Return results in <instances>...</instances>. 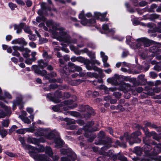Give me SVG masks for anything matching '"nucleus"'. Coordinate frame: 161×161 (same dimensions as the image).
<instances>
[{
  "label": "nucleus",
  "mask_w": 161,
  "mask_h": 161,
  "mask_svg": "<svg viewBox=\"0 0 161 161\" xmlns=\"http://www.w3.org/2000/svg\"><path fill=\"white\" fill-rule=\"evenodd\" d=\"M59 36L57 39L58 40L67 43L68 45H69L70 49L74 51L76 54H80L79 53L77 52L75 47L72 45V44H75L77 43V40L75 39L71 40L70 36L65 29Z\"/></svg>",
  "instance_id": "nucleus-1"
},
{
  "label": "nucleus",
  "mask_w": 161,
  "mask_h": 161,
  "mask_svg": "<svg viewBox=\"0 0 161 161\" xmlns=\"http://www.w3.org/2000/svg\"><path fill=\"white\" fill-rule=\"evenodd\" d=\"M138 41H139V42L137 45H136L135 46H131V47L134 49L138 48L140 45L141 42H151V41L148 40L145 38H140L137 40L136 42H138ZM151 42L153 43L154 45L153 46L150 47L149 51L156 54H158L161 53V49L159 48L161 47V44L152 41H151Z\"/></svg>",
  "instance_id": "nucleus-2"
},
{
  "label": "nucleus",
  "mask_w": 161,
  "mask_h": 161,
  "mask_svg": "<svg viewBox=\"0 0 161 161\" xmlns=\"http://www.w3.org/2000/svg\"><path fill=\"white\" fill-rule=\"evenodd\" d=\"M46 24L47 26L52 28V34L54 37L57 39L64 30L58 24L53 22L52 20L47 21Z\"/></svg>",
  "instance_id": "nucleus-3"
},
{
  "label": "nucleus",
  "mask_w": 161,
  "mask_h": 161,
  "mask_svg": "<svg viewBox=\"0 0 161 161\" xmlns=\"http://www.w3.org/2000/svg\"><path fill=\"white\" fill-rule=\"evenodd\" d=\"M35 134L37 136H44L46 138L50 140L53 138L55 136L54 131L51 130L50 128H40L37 130Z\"/></svg>",
  "instance_id": "nucleus-4"
},
{
  "label": "nucleus",
  "mask_w": 161,
  "mask_h": 161,
  "mask_svg": "<svg viewBox=\"0 0 161 161\" xmlns=\"http://www.w3.org/2000/svg\"><path fill=\"white\" fill-rule=\"evenodd\" d=\"M61 153L63 154L67 155V157L61 158L62 161H75L77 158L76 154L70 149H62L61 150Z\"/></svg>",
  "instance_id": "nucleus-5"
},
{
  "label": "nucleus",
  "mask_w": 161,
  "mask_h": 161,
  "mask_svg": "<svg viewBox=\"0 0 161 161\" xmlns=\"http://www.w3.org/2000/svg\"><path fill=\"white\" fill-rule=\"evenodd\" d=\"M38 148H35L31 146H26V148L29 150V153L31 155V154H35L38 153L42 152L45 150L44 147L42 145L38 146Z\"/></svg>",
  "instance_id": "nucleus-6"
},
{
  "label": "nucleus",
  "mask_w": 161,
  "mask_h": 161,
  "mask_svg": "<svg viewBox=\"0 0 161 161\" xmlns=\"http://www.w3.org/2000/svg\"><path fill=\"white\" fill-rule=\"evenodd\" d=\"M143 141L144 143L145 144L144 146V151L145 152H149L151 150L152 148L150 144L155 145L156 144L154 142H150L149 138L147 137L143 138Z\"/></svg>",
  "instance_id": "nucleus-7"
},
{
  "label": "nucleus",
  "mask_w": 161,
  "mask_h": 161,
  "mask_svg": "<svg viewBox=\"0 0 161 161\" xmlns=\"http://www.w3.org/2000/svg\"><path fill=\"white\" fill-rule=\"evenodd\" d=\"M31 156L36 161H51L49 158L44 154H41L36 155L31 154Z\"/></svg>",
  "instance_id": "nucleus-8"
},
{
  "label": "nucleus",
  "mask_w": 161,
  "mask_h": 161,
  "mask_svg": "<svg viewBox=\"0 0 161 161\" xmlns=\"http://www.w3.org/2000/svg\"><path fill=\"white\" fill-rule=\"evenodd\" d=\"M145 90L147 91V93L150 96H153L154 95V93H158L160 92V89L159 88L156 87L152 89L150 86L145 87Z\"/></svg>",
  "instance_id": "nucleus-9"
},
{
  "label": "nucleus",
  "mask_w": 161,
  "mask_h": 161,
  "mask_svg": "<svg viewBox=\"0 0 161 161\" xmlns=\"http://www.w3.org/2000/svg\"><path fill=\"white\" fill-rule=\"evenodd\" d=\"M107 14V12L102 14L98 12H94V16L97 19H100L101 21H108V19L105 18Z\"/></svg>",
  "instance_id": "nucleus-10"
},
{
  "label": "nucleus",
  "mask_w": 161,
  "mask_h": 161,
  "mask_svg": "<svg viewBox=\"0 0 161 161\" xmlns=\"http://www.w3.org/2000/svg\"><path fill=\"white\" fill-rule=\"evenodd\" d=\"M69 69L71 72L77 71L81 72L82 71V68L80 66L76 65L74 64L69 62L68 64Z\"/></svg>",
  "instance_id": "nucleus-11"
},
{
  "label": "nucleus",
  "mask_w": 161,
  "mask_h": 161,
  "mask_svg": "<svg viewBox=\"0 0 161 161\" xmlns=\"http://www.w3.org/2000/svg\"><path fill=\"white\" fill-rule=\"evenodd\" d=\"M12 48L14 50V52L12 54V55L16 56L17 57H19L20 55V53L18 52V51L23 52L24 50L23 47H19L17 46H14Z\"/></svg>",
  "instance_id": "nucleus-12"
},
{
  "label": "nucleus",
  "mask_w": 161,
  "mask_h": 161,
  "mask_svg": "<svg viewBox=\"0 0 161 161\" xmlns=\"http://www.w3.org/2000/svg\"><path fill=\"white\" fill-rule=\"evenodd\" d=\"M22 104H23V102L22 97H17L16 100L13 102V109L14 110L15 109L16 105Z\"/></svg>",
  "instance_id": "nucleus-13"
},
{
  "label": "nucleus",
  "mask_w": 161,
  "mask_h": 161,
  "mask_svg": "<svg viewBox=\"0 0 161 161\" xmlns=\"http://www.w3.org/2000/svg\"><path fill=\"white\" fill-rule=\"evenodd\" d=\"M56 76V73L54 72H53L45 76V79L49 80V81L50 82H54L56 81L54 79L51 80V79L53 77Z\"/></svg>",
  "instance_id": "nucleus-14"
},
{
  "label": "nucleus",
  "mask_w": 161,
  "mask_h": 161,
  "mask_svg": "<svg viewBox=\"0 0 161 161\" xmlns=\"http://www.w3.org/2000/svg\"><path fill=\"white\" fill-rule=\"evenodd\" d=\"M99 87L100 89L104 90V92L106 94L108 93L109 91H110L112 92H114L116 90V88L115 87L110 88L108 89L106 86L104 85H101Z\"/></svg>",
  "instance_id": "nucleus-15"
},
{
  "label": "nucleus",
  "mask_w": 161,
  "mask_h": 161,
  "mask_svg": "<svg viewBox=\"0 0 161 161\" xmlns=\"http://www.w3.org/2000/svg\"><path fill=\"white\" fill-rule=\"evenodd\" d=\"M55 143L56 145L55 147L59 148L60 147L64 144V142L60 138H56L54 140Z\"/></svg>",
  "instance_id": "nucleus-16"
},
{
  "label": "nucleus",
  "mask_w": 161,
  "mask_h": 161,
  "mask_svg": "<svg viewBox=\"0 0 161 161\" xmlns=\"http://www.w3.org/2000/svg\"><path fill=\"white\" fill-rule=\"evenodd\" d=\"M159 15L156 14H154L150 15H147V18L145 19H149L151 20L158 19Z\"/></svg>",
  "instance_id": "nucleus-17"
},
{
  "label": "nucleus",
  "mask_w": 161,
  "mask_h": 161,
  "mask_svg": "<svg viewBox=\"0 0 161 161\" xmlns=\"http://www.w3.org/2000/svg\"><path fill=\"white\" fill-rule=\"evenodd\" d=\"M161 151V144L156 146L153 151V154L155 155L158 154Z\"/></svg>",
  "instance_id": "nucleus-18"
},
{
  "label": "nucleus",
  "mask_w": 161,
  "mask_h": 161,
  "mask_svg": "<svg viewBox=\"0 0 161 161\" xmlns=\"http://www.w3.org/2000/svg\"><path fill=\"white\" fill-rule=\"evenodd\" d=\"M142 129L144 132L146 136H148V137H150L152 135V134L153 133L155 134V132L153 131H152L151 132H149L147 128L146 127L142 128Z\"/></svg>",
  "instance_id": "nucleus-19"
},
{
  "label": "nucleus",
  "mask_w": 161,
  "mask_h": 161,
  "mask_svg": "<svg viewBox=\"0 0 161 161\" xmlns=\"http://www.w3.org/2000/svg\"><path fill=\"white\" fill-rule=\"evenodd\" d=\"M141 134V133L139 131L133 133L130 136V140H131L132 138L135 139V138H136L138 136H140Z\"/></svg>",
  "instance_id": "nucleus-20"
},
{
  "label": "nucleus",
  "mask_w": 161,
  "mask_h": 161,
  "mask_svg": "<svg viewBox=\"0 0 161 161\" xmlns=\"http://www.w3.org/2000/svg\"><path fill=\"white\" fill-rule=\"evenodd\" d=\"M19 118L25 123L28 124H30L31 123V121L28 119V117H25L22 115H19Z\"/></svg>",
  "instance_id": "nucleus-21"
},
{
  "label": "nucleus",
  "mask_w": 161,
  "mask_h": 161,
  "mask_svg": "<svg viewBox=\"0 0 161 161\" xmlns=\"http://www.w3.org/2000/svg\"><path fill=\"white\" fill-rule=\"evenodd\" d=\"M38 65L40 67L42 68H45L47 65V63L44 62L43 61L42 59L38 60Z\"/></svg>",
  "instance_id": "nucleus-22"
},
{
  "label": "nucleus",
  "mask_w": 161,
  "mask_h": 161,
  "mask_svg": "<svg viewBox=\"0 0 161 161\" xmlns=\"http://www.w3.org/2000/svg\"><path fill=\"white\" fill-rule=\"evenodd\" d=\"M24 50L23 52L24 51L25 52L23 53V57L26 58L29 57L30 56L29 53L30 52L31 50L29 49L26 48H24Z\"/></svg>",
  "instance_id": "nucleus-23"
},
{
  "label": "nucleus",
  "mask_w": 161,
  "mask_h": 161,
  "mask_svg": "<svg viewBox=\"0 0 161 161\" xmlns=\"http://www.w3.org/2000/svg\"><path fill=\"white\" fill-rule=\"evenodd\" d=\"M46 153L50 157H52L53 153L52 149L49 147H46Z\"/></svg>",
  "instance_id": "nucleus-24"
},
{
  "label": "nucleus",
  "mask_w": 161,
  "mask_h": 161,
  "mask_svg": "<svg viewBox=\"0 0 161 161\" xmlns=\"http://www.w3.org/2000/svg\"><path fill=\"white\" fill-rule=\"evenodd\" d=\"M65 103L67 104V105L65 106L64 108V110H68L69 109H73L75 108L76 105L70 106L69 105V101H66L65 102Z\"/></svg>",
  "instance_id": "nucleus-25"
},
{
  "label": "nucleus",
  "mask_w": 161,
  "mask_h": 161,
  "mask_svg": "<svg viewBox=\"0 0 161 161\" xmlns=\"http://www.w3.org/2000/svg\"><path fill=\"white\" fill-rule=\"evenodd\" d=\"M0 107L4 108L6 111L8 112V114H11V111L10 110V108L8 107L5 106L3 103L1 102L0 101Z\"/></svg>",
  "instance_id": "nucleus-26"
},
{
  "label": "nucleus",
  "mask_w": 161,
  "mask_h": 161,
  "mask_svg": "<svg viewBox=\"0 0 161 161\" xmlns=\"http://www.w3.org/2000/svg\"><path fill=\"white\" fill-rule=\"evenodd\" d=\"M100 55L102 58L103 62H107L108 59V57L105 55L104 53L101 52H100Z\"/></svg>",
  "instance_id": "nucleus-27"
},
{
  "label": "nucleus",
  "mask_w": 161,
  "mask_h": 161,
  "mask_svg": "<svg viewBox=\"0 0 161 161\" xmlns=\"http://www.w3.org/2000/svg\"><path fill=\"white\" fill-rule=\"evenodd\" d=\"M84 108H83V109L81 110V111H87L89 110H90L91 111V113H90L91 114H93V110H91L92 109V108H89L88 106V105H85L84 106Z\"/></svg>",
  "instance_id": "nucleus-28"
},
{
  "label": "nucleus",
  "mask_w": 161,
  "mask_h": 161,
  "mask_svg": "<svg viewBox=\"0 0 161 161\" xmlns=\"http://www.w3.org/2000/svg\"><path fill=\"white\" fill-rule=\"evenodd\" d=\"M3 127H7L9 124V120L8 119L4 120L1 122Z\"/></svg>",
  "instance_id": "nucleus-29"
},
{
  "label": "nucleus",
  "mask_w": 161,
  "mask_h": 161,
  "mask_svg": "<svg viewBox=\"0 0 161 161\" xmlns=\"http://www.w3.org/2000/svg\"><path fill=\"white\" fill-rule=\"evenodd\" d=\"M145 125L147 127H148L151 128H156L157 126L155 125L152 124L150 122H147L145 124Z\"/></svg>",
  "instance_id": "nucleus-30"
},
{
  "label": "nucleus",
  "mask_w": 161,
  "mask_h": 161,
  "mask_svg": "<svg viewBox=\"0 0 161 161\" xmlns=\"http://www.w3.org/2000/svg\"><path fill=\"white\" fill-rule=\"evenodd\" d=\"M19 44H22L24 46H26L27 44V43L26 42L24 38H19Z\"/></svg>",
  "instance_id": "nucleus-31"
},
{
  "label": "nucleus",
  "mask_w": 161,
  "mask_h": 161,
  "mask_svg": "<svg viewBox=\"0 0 161 161\" xmlns=\"http://www.w3.org/2000/svg\"><path fill=\"white\" fill-rule=\"evenodd\" d=\"M94 124V122L93 121L90 122L89 123H88L87 126L84 127V129L85 131H87L89 130V128H90V126H92Z\"/></svg>",
  "instance_id": "nucleus-32"
},
{
  "label": "nucleus",
  "mask_w": 161,
  "mask_h": 161,
  "mask_svg": "<svg viewBox=\"0 0 161 161\" xmlns=\"http://www.w3.org/2000/svg\"><path fill=\"white\" fill-rule=\"evenodd\" d=\"M142 149L139 147H135L134 149V152L136 154L140 155L142 153Z\"/></svg>",
  "instance_id": "nucleus-33"
},
{
  "label": "nucleus",
  "mask_w": 161,
  "mask_h": 161,
  "mask_svg": "<svg viewBox=\"0 0 161 161\" xmlns=\"http://www.w3.org/2000/svg\"><path fill=\"white\" fill-rule=\"evenodd\" d=\"M32 68L34 69L35 73L36 74H39L41 70L38 68L37 65H33L32 66Z\"/></svg>",
  "instance_id": "nucleus-34"
},
{
  "label": "nucleus",
  "mask_w": 161,
  "mask_h": 161,
  "mask_svg": "<svg viewBox=\"0 0 161 161\" xmlns=\"http://www.w3.org/2000/svg\"><path fill=\"white\" fill-rule=\"evenodd\" d=\"M46 18L43 16L37 17L36 19V21L38 22H40L42 21H44L46 20Z\"/></svg>",
  "instance_id": "nucleus-35"
},
{
  "label": "nucleus",
  "mask_w": 161,
  "mask_h": 161,
  "mask_svg": "<svg viewBox=\"0 0 161 161\" xmlns=\"http://www.w3.org/2000/svg\"><path fill=\"white\" fill-rule=\"evenodd\" d=\"M29 140L31 141V143L35 144H37L39 142L38 139H37L35 138H29Z\"/></svg>",
  "instance_id": "nucleus-36"
},
{
  "label": "nucleus",
  "mask_w": 161,
  "mask_h": 161,
  "mask_svg": "<svg viewBox=\"0 0 161 161\" xmlns=\"http://www.w3.org/2000/svg\"><path fill=\"white\" fill-rule=\"evenodd\" d=\"M15 30H16V32L18 34L20 33L21 32L22 30L21 28H20L19 26L17 25H14V26Z\"/></svg>",
  "instance_id": "nucleus-37"
},
{
  "label": "nucleus",
  "mask_w": 161,
  "mask_h": 161,
  "mask_svg": "<svg viewBox=\"0 0 161 161\" xmlns=\"http://www.w3.org/2000/svg\"><path fill=\"white\" fill-rule=\"evenodd\" d=\"M7 132L5 130L3 129L0 130V134L2 137H5L7 135Z\"/></svg>",
  "instance_id": "nucleus-38"
},
{
  "label": "nucleus",
  "mask_w": 161,
  "mask_h": 161,
  "mask_svg": "<svg viewBox=\"0 0 161 161\" xmlns=\"http://www.w3.org/2000/svg\"><path fill=\"white\" fill-rule=\"evenodd\" d=\"M61 45L63 47L62 48V50L63 51L65 52L68 53H69V50L67 48H66V47H67V45L65 44L61 43Z\"/></svg>",
  "instance_id": "nucleus-39"
},
{
  "label": "nucleus",
  "mask_w": 161,
  "mask_h": 161,
  "mask_svg": "<svg viewBox=\"0 0 161 161\" xmlns=\"http://www.w3.org/2000/svg\"><path fill=\"white\" fill-rule=\"evenodd\" d=\"M19 141L23 145L24 147H25V149H27L26 148V146H28V145H25V142L24 138L22 137H20L19 138Z\"/></svg>",
  "instance_id": "nucleus-40"
},
{
  "label": "nucleus",
  "mask_w": 161,
  "mask_h": 161,
  "mask_svg": "<svg viewBox=\"0 0 161 161\" xmlns=\"http://www.w3.org/2000/svg\"><path fill=\"white\" fill-rule=\"evenodd\" d=\"M42 56L43 58L47 59H49L51 58V57L48 55L46 51H44L42 54Z\"/></svg>",
  "instance_id": "nucleus-41"
},
{
  "label": "nucleus",
  "mask_w": 161,
  "mask_h": 161,
  "mask_svg": "<svg viewBox=\"0 0 161 161\" xmlns=\"http://www.w3.org/2000/svg\"><path fill=\"white\" fill-rule=\"evenodd\" d=\"M135 140L134 141V142H132V143L131 142V140H128L129 142V144H130V145H132L133 143H140L141 141V140L139 139V138H135Z\"/></svg>",
  "instance_id": "nucleus-42"
},
{
  "label": "nucleus",
  "mask_w": 161,
  "mask_h": 161,
  "mask_svg": "<svg viewBox=\"0 0 161 161\" xmlns=\"http://www.w3.org/2000/svg\"><path fill=\"white\" fill-rule=\"evenodd\" d=\"M8 5L9 7L12 10H14L15 8H16V5L12 3H9Z\"/></svg>",
  "instance_id": "nucleus-43"
},
{
  "label": "nucleus",
  "mask_w": 161,
  "mask_h": 161,
  "mask_svg": "<svg viewBox=\"0 0 161 161\" xmlns=\"http://www.w3.org/2000/svg\"><path fill=\"white\" fill-rule=\"evenodd\" d=\"M126 43L128 44L131 45L130 43L131 42V39L132 38L130 36H127L126 37Z\"/></svg>",
  "instance_id": "nucleus-44"
},
{
  "label": "nucleus",
  "mask_w": 161,
  "mask_h": 161,
  "mask_svg": "<svg viewBox=\"0 0 161 161\" xmlns=\"http://www.w3.org/2000/svg\"><path fill=\"white\" fill-rule=\"evenodd\" d=\"M25 131L30 132H32L35 130L34 127H30L28 128H25Z\"/></svg>",
  "instance_id": "nucleus-45"
},
{
  "label": "nucleus",
  "mask_w": 161,
  "mask_h": 161,
  "mask_svg": "<svg viewBox=\"0 0 161 161\" xmlns=\"http://www.w3.org/2000/svg\"><path fill=\"white\" fill-rule=\"evenodd\" d=\"M41 7L42 8V9H47L48 10H50L51 9L48 7V8H46V4L44 3H42L41 4Z\"/></svg>",
  "instance_id": "nucleus-46"
},
{
  "label": "nucleus",
  "mask_w": 161,
  "mask_h": 161,
  "mask_svg": "<svg viewBox=\"0 0 161 161\" xmlns=\"http://www.w3.org/2000/svg\"><path fill=\"white\" fill-rule=\"evenodd\" d=\"M70 115L75 117H77L79 116L80 114L79 113L76 112L70 111Z\"/></svg>",
  "instance_id": "nucleus-47"
},
{
  "label": "nucleus",
  "mask_w": 161,
  "mask_h": 161,
  "mask_svg": "<svg viewBox=\"0 0 161 161\" xmlns=\"http://www.w3.org/2000/svg\"><path fill=\"white\" fill-rule=\"evenodd\" d=\"M87 55L93 60L95 58V55L94 53L90 52H88Z\"/></svg>",
  "instance_id": "nucleus-48"
},
{
  "label": "nucleus",
  "mask_w": 161,
  "mask_h": 161,
  "mask_svg": "<svg viewBox=\"0 0 161 161\" xmlns=\"http://www.w3.org/2000/svg\"><path fill=\"white\" fill-rule=\"evenodd\" d=\"M76 123V120H73L72 119H69L67 121V124L70 125L71 124H74Z\"/></svg>",
  "instance_id": "nucleus-49"
},
{
  "label": "nucleus",
  "mask_w": 161,
  "mask_h": 161,
  "mask_svg": "<svg viewBox=\"0 0 161 161\" xmlns=\"http://www.w3.org/2000/svg\"><path fill=\"white\" fill-rule=\"evenodd\" d=\"M33 61L32 58H28L25 61V63L27 64L31 65L32 64V61Z\"/></svg>",
  "instance_id": "nucleus-50"
},
{
  "label": "nucleus",
  "mask_w": 161,
  "mask_h": 161,
  "mask_svg": "<svg viewBox=\"0 0 161 161\" xmlns=\"http://www.w3.org/2000/svg\"><path fill=\"white\" fill-rule=\"evenodd\" d=\"M82 19L81 23L83 25H85L88 24V21L86 18H84Z\"/></svg>",
  "instance_id": "nucleus-51"
},
{
  "label": "nucleus",
  "mask_w": 161,
  "mask_h": 161,
  "mask_svg": "<svg viewBox=\"0 0 161 161\" xmlns=\"http://www.w3.org/2000/svg\"><path fill=\"white\" fill-rule=\"evenodd\" d=\"M25 132V129H18L16 130L17 133L20 134H24Z\"/></svg>",
  "instance_id": "nucleus-52"
},
{
  "label": "nucleus",
  "mask_w": 161,
  "mask_h": 161,
  "mask_svg": "<svg viewBox=\"0 0 161 161\" xmlns=\"http://www.w3.org/2000/svg\"><path fill=\"white\" fill-rule=\"evenodd\" d=\"M36 54V52L35 51L31 53V55L32 57V58L34 61L36 60V58L35 57Z\"/></svg>",
  "instance_id": "nucleus-53"
},
{
  "label": "nucleus",
  "mask_w": 161,
  "mask_h": 161,
  "mask_svg": "<svg viewBox=\"0 0 161 161\" xmlns=\"http://www.w3.org/2000/svg\"><path fill=\"white\" fill-rule=\"evenodd\" d=\"M159 65H160L159 64H157L156 65H155L153 69L158 72H159L160 70H161V69Z\"/></svg>",
  "instance_id": "nucleus-54"
},
{
  "label": "nucleus",
  "mask_w": 161,
  "mask_h": 161,
  "mask_svg": "<svg viewBox=\"0 0 161 161\" xmlns=\"http://www.w3.org/2000/svg\"><path fill=\"white\" fill-rule=\"evenodd\" d=\"M151 77L152 78H154L157 76V75L154 72H151L150 73Z\"/></svg>",
  "instance_id": "nucleus-55"
},
{
  "label": "nucleus",
  "mask_w": 161,
  "mask_h": 161,
  "mask_svg": "<svg viewBox=\"0 0 161 161\" xmlns=\"http://www.w3.org/2000/svg\"><path fill=\"white\" fill-rule=\"evenodd\" d=\"M87 75L90 77H96L97 76V75H95V74L94 73H92L91 72H87Z\"/></svg>",
  "instance_id": "nucleus-56"
},
{
  "label": "nucleus",
  "mask_w": 161,
  "mask_h": 161,
  "mask_svg": "<svg viewBox=\"0 0 161 161\" xmlns=\"http://www.w3.org/2000/svg\"><path fill=\"white\" fill-rule=\"evenodd\" d=\"M30 47L32 48H35L36 47V44L33 42H31L29 43Z\"/></svg>",
  "instance_id": "nucleus-57"
},
{
  "label": "nucleus",
  "mask_w": 161,
  "mask_h": 161,
  "mask_svg": "<svg viewBox=\"0 0 161 161\" xmlns=\"http://www.w3.org/2000/svg\"><path fill=\"white\" fill-rule=\"evenodd\" d=\"M52 109L54 111H58L59 110V106L58 105L54 106L52 107Z\"/></svg>",
  "instance_id": "nucleus-58"
},
{
  "label": "nucleus",
  "mask_w": 161,
  "mask_h": 161,
  "mask_svg": "<svg viewBox=\"0 0 161 161\" xmlns=\"http://www.w3.org/2000/svg\"><path fill=\"white\" fill-rule=\"evenodd\" d=\"M91 63L92 64H96L99 65L100 64V62L97 60L95 59V58L93 60H92Z\"/></svg>",
  "instance_id": "nucleus-59"
},
{
  "label": "nucleus",
  "mask_w": 161,
  "mask_h": 161,
  "mask_svg": "<svg viewBox=\"0 0 161 161\" xmlns=\"http://www.w3.org/2000/svg\"><path fill=\"white\" fill-rule=\"evenodd\" d=\"M121 95V93L119 92H116L114 93V95L117 98H119Z\"/></svg>",
  "instance_id": "nucleus-60"
},
{
  "label": "nucleus",
  "mask_w": 161,
  "mask_h": 161,
  "mask_svg": "<svg viewBox=\"0 0 161 161\" xmlns=\"http://www.w3.org/2000/svg\"><path fill=\"white\" fill-rule=\"evenodd\" d=\"M24 31L25 32H26L27 33L31 34V31L30 28L29 27H27L25 28Z\"/></svg>",
  "instance_id": "nucleus-61"
},
{
  "label": "nucleus",
  "mask_w": 161,
  "mask_h": 161,
  "mask_svg": "<svg viewBox=\"0 0 161 161\" xmlns=\"http://www.w3.org/2000/svg\"><path fill=\"white\" fill-rule=\"evenodd\" d=\"M103 29L104 30H108V24H105L103 25Z\"/></svg>",
  "instance_id": "nucleus-62"
},
{
  "label": "nucleus",
  "mask_w": 161,
  "mask_h": 161,
  "mask_svg": "<svg viewBox=\"0 0 161 161\" xmlns=\"http://www.w3.org/2000/svg\"><path fill=\"white\" fill-rule=\"evenodd\" d=\"M47 71L45 70H43L42 71H40V73L39 74H40L42 76H45L47 74Z\"/></svg>",
  "instance_id": "nucleus-63"
},
{
  "label": "nucleus",
  "mask_w": 161,
  "mask_h": 161,
  "mask_svg": "<svg viewBox=\"0 0 161 161\" xmlns=\"http://www.w3.org/2000/svg\"><path fill=\"white\" fill-rule=\"evenodd\" d=\"M27 111L30 114H31L33 112V109L31 108L28 107L26 108Z\"/></svg>",
  "instance_id": "nucleus-64"
}]
</instances>
